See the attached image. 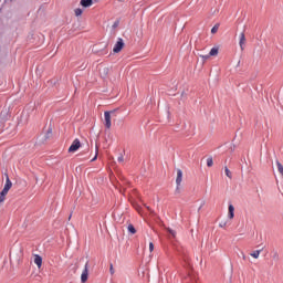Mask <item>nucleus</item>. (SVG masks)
<instances>
[{
  "instance_id": "obj_1",
  "label": "nucleus",
  "mask_w": 283,
  "mask_h": 283,
  "mask_svg": "<svg viewBox=\"0 0 283 283\" xmlns=\"http://www.w3.org/2000/svg\"><path fill=\"white\" fill-rule=\"evenodd\" d=\"M112 114H116V111H106L104 113L106 129H112Z\"/></svg>"
},
{
  "instance_id": "obj_2",
  "label": "nucleus",
  "mask_w": 283,
  "mask_h": 283,
  "mask_svg": "<svg viewBox=\"0 0 283 283\" xmlns=\"http://www.w3.org/2000/svg\"><path fill=\"white\" fill-rule=\"evenodd\" d=\"M81 149V140L78 138L74 139L72 145L69 148V154H74V151H78Z\"/></svg>"
},
{
  "instance_id": "obj_3",
  "label": "nucleus",
  "mask_w": 283,
  "mask_h": 283,
  "mask_svg": "<svg viewBox=\"0 0 283 283\" xmlns=\"http://www.w3.org/2000/svg\"><path fill=\"white\" fill-rule=\"evenodd\" d=\"M124 48L125 42H123V39L119 38L113 49L114 54H118V52H120Z\"/></svg>"
},
{
  "instance_id": "obj_4",
  "label": "nucleus",
  "mask_w": 283,
  "mask_h": 283,
  "mask_svg": "<svg viewBox=\"0 0 283 283\" xmlns=\"http://www.w3.org/2000/svg\"><path fill=\"white\" fill-rule=\"evenodd\" d=\"M87 266H88V263L86 262L84 271L82 272V275H81L82 283L87 282V277L90 276V270L87 269Z\"/></svg>"
},
{
  "instance_id": "obj_5",
  "label": "nucleus",
  "mask_w": 283,
  "mask_h": 283,
  "mask_svg": "<svg viewBox=\"0 0 283 283\" xmlns=\"http://www.w3.org/2000/svg\"><path fill=\"white\" fill-rule=\"evenodd\" d=\"M247 44V35L244 34V32H242L240 34V41H239V45L242 52H244V45Z\"/></svg>"
},
{
  "instance_id": "obj_6",
  "label": "nucleus",
  "mask_w": 283,
  "mask_h": 283,
  "mask_svg": "<svg viewBox=\"0 0 283 283\" xmlns=\"http://www.w3.org/2000/svg\"><path fill=\"white\" fill-rule=\"evenodd\" d=\"M228 218L230 220H233V218H235V208L233 207V205H229L228 207Z\"/></svg>"
},
{
  "instance_id": "obj_7",
  "label": "nucleus",
  "mask_w": 283,
  "mask_h": 283,
  "mask_svg": "<svg viewBox=\"0 0 283 283\" xmlns=\"http://www.w3.org/2000/svg\"><path fill=\"white\" fill-rule=\"evenodd\" d=\"M34 264H36L38 269H41V266L43 265V258H41V255L39 254H35Z\"/></svg>"
},
{
  "instance_id": "obj_8",
  "label": "nucleus",
  "mask_w": 283,
  "mask_h": 283,
  "mask_svg": "<svg viewBox=\"0 0 283 283\" xmlns=\"http://www.w3.org/2000/svg\"><path fill=\"white\" fill-rule=\"evenodd\" d=\"M176 185H178V186L182 185V170L181 169H177Z\"/></svg>"
},
{
  "instance_id": "obj_9",
  "label": "nucleus",
  "mask_w": 283,
  "mask_h": 283,
  "mask_svg": "<svg viewBox=\"0 0 283 283\" xmlns=\"http://www.w3.org/2000/svg\"><path fill=\"white\" fill-rule=\"evenodd\" d=\"M94 3V0H81L80 6L82 8H90Z\"/></svg>"
},
{
  "instance_id": "obj_10",
  "label": "nucleus",
  "mask_w": 283,
  "mask_h": 283,
  "mask_svg": "<svg viewBox=\"0 0 283 283\" xmlns=\"http://www.w3.org/2000/svg\"><path fill=\"white\" fill-rule=\"evenodd\" d=\"M182 260L185 262L184 266H186V269H191V263L189 262V256H187V254L182 255Z\"/></svg>"
},
{
  "instance_id": "obj_11",
  "label": "nucleus",
  "mask_w": 283,
  "mask_h": 283,
  "mask_svg": "<svg viewBox=\"0 0 283 283\" xmlns=\"http://www.w3.org/2000/svg\"><path fill=\"white\" fill-rule=\"evenodd\" d=\"M50 138H52V126H49L44 136V140H50Z\"/></svg>"
},
{
  "instance_id": "obj_12",
  "label": "nucleus",
  "mask_w": 283,
  "mask_h": 283,
  "mask_svg": "<svg viewBox=\"0 0 283 283\" xmlns=\"http://www.w3.org/2000/svg\"><path fill=\"white\" fill-rule=\"evenodd\" d=\"M4 189H7L9 191H10V189H12V181L10 180V177H8V175H7V180H6Z\"/></svg>"
},
{
  "instance_id": "obj_13",
  "label": "nucleus",
  "mask_w": 283,
  "mask_h": 283,
  "mask_svg": "<svg viewBox=\"0 0 283 283\" xmlns=\"http://www.w3.org/2000/svg\"><path fill=\"white\" fill-rule=\"evenodd\" d=\"M277 171L283 177V165L279 160H276Z\"/></svg>"
},
{
  "instance_id": "obj_14",
  "label": "nucleus",
  "mask_w": 283,
  "mask_h": 283,
  "mask_svg": "<svg viewBox=\"0 0 283 283\" xmlns=\"http://www.w3.org/2000/svg\"><path fill=\"white\" fill-rule=\"evenodd\" d=\"M260 253H262V250H256L251 253V256L258 260L260 258Z\"/></svg>"
},
{
  "instance_id": "obj_15",
  "label": "nucleus",
  "mask_w": 283,
  "mask_h": 283,
  "mask_svg": "<svg viewBox=\"0 0 283 283\" xmlns=\"http://www.w3.org/2000/svg\"><path fill=\"white\" fill-rule=\"evenodd\" d=\"M128 231L132 233V235H135L136 233V228L134 227V224L129 223L127 227Z\"/></svg>"
},
{
  "instance_id": "obj_16",
  "label": "nucleus",
  "mask_w": 283,
  "mask_h": 283,
  "mask_svg": "<svg viewBox=\"0 0 283 283\" xmlns=\"http://www.w3.org/2000/svg\"><path fill=\"white\" fill-rule=\"evenodd\" d=\"M209 56H218V48H212L209 52Z\"/></svg>"
},
{
  "instance_id": "obj_17",
  "label": "nucleus",
  "mask_w": 283,
  "mask_h": 283,
  "mask_svg": "<svg viewBox=\"0 0 283 283\" xmlns=\"http://www.w3.org/2000/svg\"><path fill=\"white\" fill-rule=\"evenodd\" d=\"M226 176L231 180L233 178V175L231 174V170H229V167H224Z\"/></svg>"
},
{
  "instance_id": "obj_18",
  "label": "nucleus",
  "mask_w": 283,
  "mask_h": 283,
  "mask_svg": "<svg viewBox=\"0 0 283 283\" xmlns=\"http://www.w3.org/2000/svg\"><path fill=\"white\" fill-rule=\"evenodd\" d=\"M219 29H220V23L214 24L213 28L211 29V34H216Z\"/></svg>"
},
{
  "instance_id": "obj_19",
  "label": "nucleus",
  "mask_w": 283,
  "mask_h": 283,
  "mask_svg": "<svg viewBox=\"0 0 283 283\" xmlns=\"http://www.w3.org/2000/svg\"><path fill=\"white\" fill-rule=\"evenodd\" d=\"M207 167H213V158L212 157H209L207 159Z\"/></svg>"
},
{
  "instance_id": "obj_20",
  "label": "nucleus",
  "mask_w": 283,
  "mask_h": 283,
  "mask_svg": "<svg viewBox=\"0 0 283 283\" xmlns=\"http://www.w3.org/2000/svg\"><path fill=\"white\" fill-rule=\"evenodd\" d=\"M83 14V9L77 8L75 9V17H81Z\"/></svg>"
},
{
  "instance_id": "obj_21",
  "label": "nucleus",
  "mask_w": 283,
  "mask_h": 283,
  "mask_svg": "<svg viewBox=\"0 0 283 283\" xmlns=\"http://www.w3.org/2000/svg\"><path fill=\"white\" fill-rule=\"evenodd\" d=\"M166 231L170 233L172 238H176V231L171 230L170 228H166Z\"/></svg>"
},
{
  "instance_id": "obj_22",
  "label": "nucleus",
  "mask_w": 283,
  "mask_h": 283,
  "mask_svg": "<svg viewBox=\"0 0 283 283\" xmlns=\"http://www.w3.org/2000/svg\"><path fill=\"white\" fill-rule=\"evenodd\" d=\"M102 74H103V76H107L109 74V69L108 67H104L102 70Z\"/></svg>"
},
{
  "instance_id": "obj_23",
  "label": "nucleus",
  "mask_w": 283,
  "mask_h": 283,
  "mask_svg": "<svg viewBox=\"0 0 283 283\" xmlns=\"http://www.w3.org/2000/svg\"><path fill=\"white\" fill-rule=\"evenodd\" d=\"M273 260H280V254L277 253V251L273 252Z\"/></svg>"
},
{
  "instance_id": "obj_24",
  "label": "nucleus",
  "mask_w": 283,
  "mask_h": 283,
  "mask_svg": "<svg viewBox=\"0 0 283 283\" xmlns=\"http://www.w3.org/2000/svg\"><path fill=\"white\" fill-rule=\"evenodd\" d=\"M6 201V195L0 192V202H4Z\"/></svg>"
},
{
  "instance_id": "obj_25",
  "label": "nucleus",
  "mask_w": 283,
  "mask_h": 283,
  "mask_svg": "<svg viewBox=\"0 0 283 283\" xmlns=\"http://www.w3.org/2000/svg\"><path fill=\"white\" fill-rule=\"evenodd\" d=\"M8 191H10V190H8L7 188H3L1 193H3L4 196H8Z\"/></svg>"
},
{
  "instance_id": "obj_26",
  "label": "nucleus",
  "mask_w": 283,
  "mask_h": 283,
  "mask_svg": "<svg viewBox=\"0 0 283 283\" xmlns=\"http://www.w3.org/2000/svg\"><path fill=\"white\" fill-rule=\"evenodd\" d=\"M149 251H150V253L154 251V242L149 243Z\"/></svg>"
},
{
  "instance_id": "obj_27",
  "label": "nucleus",
  "mask_w": 283,
  "mask_h": 283,
  "mask_svg": "<svg viewBox=\"0 0 283 283\" xmlns=\"http://www.w3.org/2000/svg\"><path fill=\"white\" fill-rule=\"evenodd\" d=\"M109 271H111V274L114 275V265L113 264L109 265Z\"/></svg>"
},
{
  "instance_id": "obj_28",
  "label": "nucleus",
  "mask_w": 283,
  "mask_h": 283,
  "mask_svg": "<svg viewBox=\"0 0 283 283\" xmlns=\"http://www.w3.org/2000/svg\"><path fill=\"white\" fill-rule=\"evenodd\" d=\"M175 193H180V186L177 185Z\"/></svg>"
},
{
  "instance_id": "obj_29",
  "label": "nucleus",
  "mask_w": 283,
  "mask_h": 283,
  "mask_svg": "<svg viewBox=\"0 0 283 283\" xmlns=\"http://www.w3.org/2000/svg\"><path fill=\"white\" fill-rule=\"evenodd\" d=\"M118 23H119V21L117 20V21H115L114 22V24H113V28H118Z\"/></svg>"
},
{
  "instance_id": "obj_30",
  "label": "nucleus",
  "mask_w": 283,
  "mask_h": 283,
  "mask_svg": "<svg viewBox=\"0 0 283 283\" xmlns=\"http://www.w3.org/2000/svg\"><path fill=\"white\" fill-rule=\"evenodd\" d=\"M98 158V154L94 156V158L91 160V163H94Z\"/></svg>"
},
{
  "instance_id": "obj_31",
  "label": "nucleus",
  "mask_w": 283,
  "mask_h": 283,
  "mask_svg": "<svg viewBox=\"0 0 283 283\" xmlns=\"http://www.w3.org/2000/svg\"><path fill=\"white\" fill-rule=\"evenodd\" d=\"M145 207H146V209H147L150 213L154 214V210H151V208H149L148 206H145Z\"/></svg>"
},
{
  "instance_id": "obj_32",
  "label": "nucleus",
  "mask_w": 283,
  "mask_h": 283,
  "mask_svg": "<svg viewBox=\"0 0 283 283\" xmlns=\"http://www.w3.org/2000/svg\"><path fill=\"white\" fill-rule=\"evenodd\" d=\"M117 160H118V163H123L124 157H123V156H119Z\"/></svg>"
},
{
  "instance_id": "obj_33",
  "label": "nucleus",
  "mask_w": 283,
  "mask_h": 283,
  "mask_svg": "<svg viewBox=\"0 0 283 283\" xmlns=\"http://www.w3.org/2000/svg\"><path fill=\"white\" fill-rule=\"evenodd\" d=\"M259 251H264V247L259 245Z\"/></svg>"
},
{
  "instance_id": "obj_34",
  "label": "nucleus",
  "mask_w": 283,
  "mask_h": 283,
  "mask_svg": "<svg viewBox=\"0 0 283 283\" xmlns=\"http://www.w3.org/2000/svg\"><path fill=\"white\" fill-rule=\"evenodd\" d=\"M231 151H235V145H233V147L230 148Z\"/></svg>"
},
{
  "instance_id": "obj_35",
  "label": "nucleus",
  "mask_w": 283,
  "mask_h": 283,
  "mask_svg": "<svg viewBox=\"0 0 283 283\" xmlns=\"http://www.w3.org/2000/svg\"><path fill=\"white\" fill-rule=\"evenodd\" d=\"M242 259H243V260H247V255H244V253H242Z\"/></svg>"
},
{
  "instance_id": "obj_36",
  "label": "nucleus",
  "mask_w": 283,
  "mask_h": 283,
  "mask_svg": "<svg viewBox=\"0 0 283 283\" xmlns=\"http://www.w3.org/2000/svg\"><path fill=\"white\" fill-rule=\"evenodd\" d=\"M72 219V214H70V217H69V220H71Z\"/></svg>"
},
{
  "instance_id": "obj_37",
  "label": "nucleus",
  "mask_w": 283,
  "mask_h": 283,
  "mask_svg": "<svg viewBox=\"0 0 283 283\" xmlns=\"http://www.w3.org/2000/svg\"><path fill=\"white\" fill-rule=\"evenodd\" d=\"M220 227H224V223H220Z\"/></svg>"
},
{
  "instance_id": "obj_38",
  "label": "nucleus",
  "mask_w": 283,
  "mask_h": 283,
  "mask_svg": "<svg viewBox=\"0 0 283 283\" xmlns=\"http://www.w3.org/2000/svg\"><path fill=\"white\" fill-rule=\"evenodd\" d=\"M220 227H224V223H220Z\"/></svg>"
},
{
  "instance_id": "obj_39",
  "label": "nucleus",
  "mask_w": 283,
  "mask_h": 283,
  "mask_svg": "<svg viewBox=\"0 0 283 283\" xmlns=\"http://www.w3.org/2000/svg\"><path fill=\"white\" fill-rule=\"evenodd\" d=\"M200 209H202V206H199V211H200Z\"/></svg>"
},
{
  "instance_id": "obj_40",
  "label": "nucleus",
  "mask_w": 283,
  "mask_h": 283,
  "mask_svg": "<svg viewBox=\"0 0 283 283\" xmlns=\"http://www.w3.org/2000/svg\"><path fill=\"white\" fill-rule=\"evenodd\" d=\"M1 132H3V130H0V134H1Z\"/></svg>"
}]
</instances>
